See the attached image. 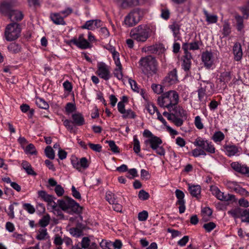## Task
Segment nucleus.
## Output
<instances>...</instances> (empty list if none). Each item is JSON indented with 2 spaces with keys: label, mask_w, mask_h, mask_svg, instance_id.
Here are the masks:
<instances>
[{
  "label": "nucleus",
  "mask_w": 249,
  "mask_h": 249,
  "mask_svg": "<svg viewBox=\"0 0 249 249\" xmlns=\"http://www.w3.org/2000/svg\"><path fill=\"white\" fill-rule=\"evenodd\" d=\"M231 32V27L229 23L225 22L223 25L222 34L224 36H227L230 34Z\"/></svg>",
  "instance_id": "6e6d98bb"
},
{
  "label": "nucleus",
  "mask_w": 249,
  "mask_h": 249,
  "mask_svg": "<svg viewBox=\"0 0 249 249\" xmlns=\"http://www.w3.org/2000/svg\"><path fill=\"white\" fill-rule=\"evenodd\" d=\"M26 153H29L31 155H36L37 151L34 144L30 143L28 144L25 150Z\"/></svg>",
  "instance_id": "c03bdc74"
},
{
  "label": "nucleus",
  "mask_w": 249,
  "mask_h": 249,
  "mask_svg": "<svg viewBox=\"0 0 249 249\" xmlns=\"http://www.w3.org/2000/svg\"><path fill=\"white\" fill-rule=\"evenodd\" d=\"M163 81L167 85H172L177 83L178 80L177 75V70L176 68L170 71L164 78Z\"/></svg>",
  "instance_id": "4468645a"
},
{
  "label": "nucleus",
  "mask_w": 249,
  "mask_h": 249,
  "mask_svg": "<svg viewBox=\"0 0 249 249\" xmlns=\"http://www.w3.org/2000/svg\"><path fill=\"white\" fill-rule=\"evenodd\" d=\"M9 51L14 53H18L20 51V47L15 43H11L8 47Z\"/></svg>",
  "instance_id": "58836bf2"
},
{
  "label": "nucleus",
  "mask_w": 249,
  "mask_h": 249,
  "mask_svg": "<svg viewBox=\"0 0 249 249\" xmlns=\"http://www.w3.org/2000/svg\"><path fill=\"white\" fill-rule=\"evenodd\" d=\"M80 171L81 169H86L89 166V163L87 159L85 157H83L80 159Z\"/></svg>",
  "instance_id": "864d4df0"
},
{
  "label": "nucleus",
  "mask_w": 249,
  "mask_h": 249,
  "mask_svg": "<svg viewBox=\"0 0 249 249\" xmlns=\"http://www.w3.org/2000/svg\"><path fill=\"white\" fill-rule=\"evenodd\" d=\"M244 16H246V18L249 17V0L242 6L239 8Z\"/></svg>",
  "instance_id": "f704fd0d"
},
{
  "label": "nucleus",
  "mask_w": 249,
  "mask_h": 249,
  "mask_svg": "<svg viewBox=\"0 0 249 249\" xmlns=\"http://www.w3.org/2000/svg\"><path fill=\"white\" fill-rule=\"evenodd\" d=\"M148 216V212L146 211H143L138 214V219L141 221H144L146 220Z\"/></svg>",
  "instance_id": "69168bd1"
},
{
  "label": "nucleus",
  "mask_w": 249,
  "mask_h": 249,
  "mask_svg": "<svg viewBox=\"0 0 249 249\" xmlns=\"http://www.w3.org/2000/svg\"><path fill=\"white\" fill-rule=\"evenodd\" d=\"M139 198L142 200H145L149 198L150 196L149 194L143 190L140 191L138 194Z\"/></svg>",
  "instance_id": "13d9d810"
},
{
  "label": "nucleus",
  "mask_w": 249,
  "mask_h": 249,
  "mask_svg": "<svg viewBox=\"0 0 249 249\" xmlns=\"http://www.w3.org/2000/svg\"><path fill=\"white\" fill-rule=\"evenodd\" d=\"M106 198L110 204H115V202H116L114 194L110 191H107L106 193Z\"/></svg>",
  "instance_id": "ea45409f"
},
{
  "label": "nucleus",
  "mask_w": 249,
  "mask_h": 249,
  "mask_svg": "<svg viewBox=\"0 0 249 249\" xmlns=\"http://www.w3.org/2000/svg\"><path fill=\"white\" fill-rule=\"evenodd\" d=\"M202 60L207 68H210L213 64V53L206 51L202 54Z\"/></svg>",
  "instance_id": "dca6fc26"
},
{
  "label": "nucleus",
  "mask_w": 249,
  "mask_h": 249,
  "mask_svg": "<svg viewBox=\"0 0 249 249\" xmlns=\"http://www.w3.org/2000/svg\"><path fill=\"white\" fill-rule=\"evenodd\" d=\"M72 43L81 49H86L91 47L90 43L84 38V34L79 35L78 38H73L71 40Z\"/></svg>",
  "instance_id": "ddd939ff"
},
{
  "label": "nucleus",
  "mask_w": 249,
  "mask_h": 249,
  "mask_svg": "<svg viewBox=\"0 0 249 249\" xmlns=\"http://www.w3.org/2000/svg\"><path fill=\"white\" fill-rule=\"evenodd\" d=\"M53 212L55 215L59 217L60 219L64 218V214L62 211L59 209L56 206H53Z\"/></svg>",
  "instance_id": "e2e57ef3"
},
{
  "label": "nucleus",
  "mask_w": 249,
  "mask_h": 249,
  "mask_svg": "<svg viewBox=\"0 0 249 249\" xmlns=\"http://www.w3.org/2000/svg\"><path fill=\"white\" fill-rule=\"evenodd\" d=\"M231 183L234 186L233 190L235 192L243 196H249V192L247 191L245 189L238 185L236 182H232Z\"/></svg>",
  "instance_id": "a878e982"
},
{
  "label": "nucleus",
  "mask_w": 249,
  "mask_h": 249,
  "mask_svg": "<svg viewBox=\"0 0 249 249\" xmlns=\"http://www.w3.org/2000/svg\"><path fill=\"white\" fill-rule=\"evenodd\" d=\"M38 195L39 197L43 200L47 202H52L53 200V196L52 195L48 194L46 192L44 191H39Z\"/></svg>",
  "instance_id": "393cba45"
},
{
  "label": "nucleus",
  "mask_w": 249,
  "mask_h": 249,
  "mask_svg": "<svg viewBox=\"0 0 249 249\" xmlns=\"http://www.w3.org/2000/svg\"><path fill=\"white\" fill-rule=\"evenodd\" d=\"M47 235H48V232L46 229H40L38 230L36 238L38 240H44Z\"/></svg>",
  "instance_id": "a19ab883"
},
{
  "label": "nucleus",
  "mask_w": 249,
  "mask_h": 249,
  "mask_svg": "<svg viewBox=\"0 0 249 249\" xmlns=\"http://www.w3.org/2000/svg\"><path fill=\"white\" fill-rule=\"evenodd\" d=\"M224 148L226 154L229 157L234 156L239 152L238 148L235 145H226L224 146Z\"/></svg>",
  "instance_id": "5701e85b"
},
{
  "label": "nucleus",
  "mask_w": 249,
  "mask_h": 249,
  "mask_svg": "<svg viewBox=\"0 0 249 249\" xmlns=\"http://www.w3.org/2000/svg\"><path fill=\"white\" fill-rule=\"evenodd\" d=\"M65 110L67 113H70L76 110V107L74 104L71 103H68L66 106Z\"/></svg>",
  "instance_id": "0e129e2a"
},
{
  "label": "nucleus",
  "mask_w": 249,
  "mask_h": 249,
  "mask_svg": "<svg viewBox=\"0 0 249 249\" xmlns=\"http://www.w3.org/2000/svg\"><path fill=\"white\" fill-rule=\"evenodd\" d=\"M203 12L206 17V20L209 23H215L217 22V17L216 15H210L205 10H204Z\"/></svg>",
  "instance_id": "7c9ffc66"
},
{
  "label": "nucleus",
  "mask_w": 249,
  "mask_h": 249,
  "mask_svg": "<svg viewBox=\"0 0 249 249\" xmlns=\"http://www.w3.org/2000/svg\"><path fill=\"white\" fill-rule=\"evenodd\" d=\"M22 168L25 170L27 174L36 176V173L34 171L31 165L27 161L23 160L21 163Z\"/></svg>",
  "instance_id": "b1692460"
},
{
  "label": "nucleus",
  "mask_w": 249,
  "mask_h": 249,
  "mask_svg": "<svg viewBox=\"0 0 249 249\" xmlns=\"http://www.w3.org/2000/svg\"><path fill=\"white\" fill-rule=\"evenodd\" d=\"M100 247L102 249H114L113 245V242L107 241L103 239L100 243Z\"/></svg>",
  "instance_id": "c9c22d12"
},
{
  "label": "nucleus",
  "mask_w": 249,
  "mask_h": 249,
  "mask_svg": "<svg viewBox=\"0 0 249 249\" xmlns=\"http://www.w3.org/2000/svg\"><path fill=\"white\" fill-rule=\"evenodd\" d=\"M112 56L113 59L115 61V63L116 64V67L118 68H122L121 62L119 59V53L114 51L112 52Z\"/></svg>",
  "instance_id": "49530a36"
},
{
  "label": "nucleus",
  "mask_w": 249,
  "mask_h": 249,
  "mask_svg": "<svg viewBox=\"0 0 249 249\" xmlns=\"http://www.w3.org/2000/svg\"><path fill=\"white\" fill-rule=\"evenodd\" d=\"M213 84L208 81H202L200 82L197 92L198 97L200 102L206 103V100L204 98L208 95H210L213 93Z\"/></svg>",
  "instance_id": "423d86ee"
},
{
  "label": "nucleus",
  "mask_w": 249,
  "mask_h": 249,
  "mask_svg": "<svg viewBox=\"0 0 249 249\" xmlns=\"http://www.w3.org/2000/svg\"><path fill=\"white\" fill-rule=\"evenodd\" d=\"M140 144L139 141L137 138V137L135 136L133 139V150L135 153L138 154L140 152Z\"/></svg>",
  "instance_id": "a18cd8bd"
},
{
  "label": "nucleus",
  "mask_w": 249,
  "mask_h": 249,
  "mask_svg": "<svg viewBox=\"0 0 249 249\" xmlns=\"http://www.w3.org/2000/svg\"><path fill=\"white\" fill-rule=\"evenodd\" d=\"M123 118H131L134 119L136 117L135 113L131 109L125 110V113L123 114L122 116Z\"/></svg>",
  "instance_id": "37998d69"
},
{
  "label": "nucleus",
  "mask_w": 249,
  "mask_h": 249,
  "mask_svg": "<svg viewBox=\"0 0 249 249\" xmlns=\"http://www.w3.org/2000/svg\"><path fill=\"white\" fill-rule=\"evenodd\" d=\"M97 70L96 73L105 80H108L110 78V72L108 67L104 62L97 64Z\"/></svg>",
  "instance_id": "9b49d317"
},
{
  "label": "nucleus",
  "mask_w": 249,
  "mask_h": 249,
  "mask_svg": "<svg viewBox=\"0 0 249 249\" xmlns=\"http://www.w3.org/2000/svg\"><path fill=\"white\" fill-rule=\"evenodd\" d=\"M50 220V216L49 214H47L42 216L39 220L38 223L41 227L45 228L49 224Z\"/></svg>",
  "instance_id": "c756f323"
},
{
  "label": "nucleus",
  "mask_w": 249,
  "mask_h": 249,
  "mask_svg": "<svg viewBox=\"0 0 249 249\" xmlns=\"http://www.w3.org/2000/svg\"><path fill=\"white\" fill-rule=\"evenodd\" d=\"M36 105L40 108L47 109L49 108L48 104L43 99L37 98L36 101Z\"/></svg>",
  "instance_id": "473e14b6"
},
{
  "label": "nucleus",
  "mask_w": 249,
  "mask_h": 249,
  "mask_svg": "<svg viewBox=\"0 0 249 249\" xmlns=\"http://www.w3.org/2000/svg\"><path fill=\"white\" fill-rule=\"evenodd\" d=\"M207 142V140H205L204 139L199 137L195 140L193 143L196 146L200 147L201 148V149L204 150Z\"/></svg>",
  "instance_id": "c85d7f7f"
},
{
  "label": "nucleus",
  "mask_w": 249,
  "mask_h": 249,
  "mask_svg": "<svg viewBox=\"0 0 249 249\" xmlns=\"http://www.w3.org/2000/svg\"><path fill=\"white\" fill-rule=\"evenodd\" d=\"M195 124L197 128L201 129L203 128L204 126L201 122V119L200 116H197L195 117Z\"/></svg>",
  "instance_id": "774afa93"
},
{
  "label": "nucleus",
  "mask_w": 249,
  "mask_h": 249,
  "mask_svg": "<svg viewBox=\"0 0 249 249\" xmlns=\"http://www.w3.org/2000/svg\"><path fill=\"white\" fill-rule=\"evenodd\" d=\"M21 28L19 24L14 22L10 23L5 28L4 35L6 40L12 41L19 37Z\"/></svg>",
  "instance_id": "0eeeda50"
},
{
  "label": "nucleus",
  "mask_w": 249,
  "mask_h": 249,
  "mask_svg": "<svg viewBox=\"0 0 249 249\" xmlns=\"http://www.w3.org/2000/svg\"><path fill=\"white\" fill-rule=\"evenodd\" d=\"M88 145L90 148L94 151L100 152L102 150V146L99 144H94L89 142Z\"/></svg>",
  "instance_id": "052dcab7"
},
{
  "label": "nucleus",
  "mask_w": 249,
  "mask_h": 249,
  "mask_svg": "<svg viewBox=\"0 0 249 249\" xmlns=\"http://www.w3.org/2000/svg\"><path fill=\"white\" fill-rule=\"evenodd\" d=\"M235 18L237 21V29L241 31L244 28L243 18L239 15H236Z\"/></svg>",
  "instance_id": "de8ad7c7"
},
{
  "label": "nucleus",
  "mask_w": 249,
  "mask_h": 249,
  "mask_svg": "<svg viewBox=\"0 0 249 249\" xmlns=\"http://www.w3.org/2000/svg\"><path fill=\"white\" fill-rule=\"evenodd\" d=\"M216 227V225L213 222H210L203 225V227L207 232L211 231Z\"/></svg>",
  "instance_id": "4d7b16f0"
},
{
  "label": "nucleus",
  "mask_w": 249,
  "mask_h": 249,
  "mask_svg": "<svg viewBox=\"0 0 249 249\" xmlns=\"http://www.w3.org/2000/svg\"><path fill=\"white\" fill-rule=\"evenodd\" d=\"M211 191L213 195L215 196L219 200L223 201V199H225L224 193L221 192L217 187H211Z\"/></svg>",
  "instance_id": "bb28decb"
},
{
  "label": "nucleus",
  "mask_w": 249,
  "mask_h": 249,
  "mask_svg": "<svg viewBox=\"0 0 249 249\" xmlns=\"http://www.w3.org/2000/svg\"><path fill=\"white\" fill-rule=\"evenodd\" d=\"M18 4L17 0H2L0 4V12L5 16H8Z\"/></svg>",
  "instance_id": "9d476101"
},
{
  "label": "nucleus",
  "mask_w": 249,
  "mask_h": 249,
  "mask_svg": "<svg viewBox=\"0 0 249 249\" xmlns=\"http://www.w3.org/2000/svg\"><path fill=\"white\" fill-rule=\"evenodd\" d=\"M158 105L161 107L167 108L169 112L174 110L178 107L179 96L175 90H169L159 96L157 99Z\"/></svg>",
  "instance_id": "f257e3e1"
},
{
  "label": "nucleus",
  "mask_w": 249,
  "mask_h": 249,
  "mask_svg": "<svg viewBox=\"0 0 249 249\" xmlns=\"http://www.w3.org/2000/svg\"><path fill=\"white\" fill-rule=\"evenodd\" d=\"M176 196L178 200L177 202V204L179 205V212L180 213H183L185 211V201L184 200V193L179 190L177 189L175 191Z\"/></svg>",
  "instance_id": "2eb2a0df"
},
{
  "label": "nucleus",
  "mask_w": 249,
  "mask_h": 249,
  "mask_svg": "<svg viewBox=\"0 0 249 249\" xmlns=\"http://www.w3.org/2000/svg\"><path fill=\"white\" fill-rule=\"evenodd\" d=\"M69 231L71 234L77 237H80L83 233L82 230L79 229L78 227L71 228L70 229Z\"/></svg>",
  "instance_id": "79ce46f5"
},
{
  "label": "nucleus",
  "mask_w": 249,
  "mask_h": 249,
  "mask_svg": "<svg viewBox=\"0 0 249 249\" xmlns=\"http://www.w3.org/2000/svg\"><path fill=\"white\" fill-rule=\"evenodd\" d=\"M204 150L211 154H213L215 152V148L213 145L212 144L211 142H209L208 141Z\"/></svg>",
  "instance_id": "603ef678"
},
{
  "label": "nucleus",
  "mask_w": 249,
  "mask_h": 249,
  "mask_svg": "<svg viewBox=\"0 0 249 249\" xmlns=\"http://www.w3.org/2000/svg\"><path fill=\"white\" fill-rule=\"evenodd\" d=\"M122 69V68L116 67V68L114 70V71L113 72L114 76L119 80L122 79L123 77Z\"/></svg>",
  "instance_id": "680f3d73"
},
{
  "label": "nucleus",
  "mask_w": 249,
  "mask_h": 249,
  "mask_svg": "<svg viewBox=\"0 0 249 249\" xmlns=\"http://www.w3.org/2000/svg\"><path fill=\"white\" fill-rule=\"evenodd\" d=\"M151 88L154 92L157 94H160L163 92V87L160 85L153 84Z\"/></svg>",
  "instance_id": "8fccbe9b"
},
{
  "label": "nucleus",
  "mask_w": 249,
  "mask_h": 249,
  "mask_svg": "<svg viewBox=\"0 0 249 249\" xmlns=\"http://www.w3.org/2000/svg\"><path fill=\"white\" fill-rule=\"evenodd\" d=\"M162 142L161 139L156 136L144 141L145 144H149L153 150L156 151L157 154L160 156H164L165 153V150L162 146H160Z\"/></svg>",
  "instance_id": "6e6552de"
},
{
  "label": "nucleus",
  "mask_w": 249,
  "mask_h": 249,
  "mask_svg": "<svg viewBox=\"0 0 249 249\" xmlns=\"http://www.w3.org/2000/svg\"><path fill=\"white\" fill-rule=\"evenodd\" d=\"M155 32L147 25L142 24L133 28L130 32V36L138 42H144Z\"/></svg>",
  "instance_id": "7ed1b4c3"
},
{
  "label": "nucleus",
  "mask_w": 249,
  "mask_h": 249,
  "mask_svg": "<svg viewBox=\"0 0 249 249\" xmlns=\"http://www.w3.org/2000/svg\"><path fill=\"white\" fill-rule=\"evenodd\" d=\"M130 1L128 0H117L116 4L120 8L125 9L127 7H131Z\"/></svg>",
  "instance_id": "72a5a7b5"
},
{
  "label": "nucleus",
  "mask_w": 249,
  "mask_h": 249,
  "mask_svg": "<svg viewBox=\"0 0 249 249\" xmlns=\"http://www.w3.org/2000/svg\"><path fill=\"white\" fill-rule=\"evenodd\" d=\"M45 155L49 159L53 160L55 157L54 151L50 146H48L45 149Z\"/></svg>",
  "instance_id": "4c0bfd02"
},
{
  "label": "nucleus",
  "mask_w": 249,
  "mask_h": 249,
  "mask_svg": "<svg viewBox=\"0 0 249 249\" xmlns=\"http://www.w3.org/2000/svg\"><path fill=\"white\" fill-rule=\"evenodd\" d=\"M81 28L82 29H87L88 30H94V21L92 20L87 21L84 25H83Z\"/></svg>",
  "instance_id": "bf43d9fd"
},
{
  "label": "nucleus",
  "mask_w": 249,
  "mask_h": 249,
  "mask_svg": "<svg viewBox=\"0 0 249 249\" xmlns=\"http://www.w3.org/2000/svg\"><path fill=\"white\" fill-rule=\"evenodd\" d=\"M139 64L142 72L148 76L156 74L158 71V62L156 58L152 55L142 57Z\"/></svg>",
  "instance_id": "f03ea898"
},
{
  "label": "nucleus",
  "mask_w": 249,
  "mask_h": 249,
  "mask_svg": "<svg viewBox=\"0 0 249 249\" xmlns=\"http://www.w3.org/2000/svg\"><path fill=\"white\" fill-rule=\"evenodd\" d=\"M146 109L148 112L151 114L153 115L155 112L157 113V111H159L157 107L152 104H148L146 107Z\"/></svg>",
  "instance_id": "5fc2aeb1"
},
{
  "label": "nucleus",
  "mask_w": 249,
  "mask_h": 249,
  "mask_svg": "<svg viewBox=\"0 0 249 249\" xmlns=\"http://www.w3.org/2000/svg\"><path fill=\"white\" fill-rule=\"evenodd\" d=\"M50 18L53 22L57 25H65L66 23L62 17L61 16L60 13H55L50 14Z\"/></svg>",
  "instance_id": "6ab92c4d"
},
{
  "label": "nucleus",
  "mask_w": 249,
  "mask_h": 249,
  "mask_svg": "<svg viewBox=\"0 0 249 249\" xmlns=\"http://www.w3.org/2000/svg\"><path fill=\"white\" fill-rule=\"evenodd\" d=\"M164 51V47L161 44H155L146 47L145 52L150 53L157 54L162 53Z\"/></svg>",
  "instance_id": "f3484780"
},
{
  "label": "nucleus",
  "mask_w": 249,
  "mask_h": 249,
  "mask_svg": "<svg viewBox=\"0 0 249 249\" xmlns=\"http://www.w3.org/2000/svg\"><path fill=\"white\" fill-rule=\"evenodd\" d=\"M241 217L242 222L249 223V209L243 210L241 213Z\"/></svg>",
  "instance_id": "09e8293b"
},
{
  "label": "nucleus",
  "mask_w": 249,
  "mask_h": 249,
  "mask_svg": "<svg viewBox=\"0 0 249 249\" xmlns=\"http://www.w3.org/2000/svg\"><path fill=\"white\" fill-rule=\"evenodd\" d=\"M173 115L172 120H170L177 126H180L183 124V120L182 119L187 118L186 111L182 107H178L173 110Z\"/></svg>",
  "instance_id": "1a4fd4ad"
},
{
  "label": "nucleus",
  "mask_w": 249,
  "mask_h": 249,
  "mask_svg": "<svg viewBox=\"0 0 249 249\" xmlns=\"http://www.w3.org/2000/svg\"><path fill=\"white\" fill-rule=\"evenodd\" d=\"M8 16L11 20L16 21H20L23 18V15L21 11L14 9Z\"/></svg>",
  "instance_id": "412c9836"
},
{
  "label": "nucleus",
  "mask_w": 249,
  "mask_h": 249,
  "mask_svg": "<svg viewBox=\"0 0 249 249\" xmlns=\"http://www.w3.org/2000/svg\"><path fill=\"white\" fill-rule=\"evenodd\" d=\"M188 45L183 44L182 49L184 52L185 55L183 56L182 69L186 71H189L191 68V59L192 56L190 52L188 51Z\"/></svg>",
  "instance_id": "f8f14e48"
},
{
  "label": "nucleus",
  "mask_w": 249,
  "mask_h": 249,
  "mask_svg": "<svg viewBox=\"0 0 249 249\" xmlns=\"http://www.w3.org/2000/svg\"><path fill=\"white\" fill-rule=\"evenodd\" d=\"M90 240L88 237H84L82 238L81 241L82 248L86 249L90 245Z\"/></svg>",
  "instance_id": "338daca9"
},
{
  "label": "nucleus",
  "mask_w": 249,
  "mask_h": 249,
  "mask_svg": "<svg viewBox=\"0 0 249 249\" xmlns=\"http://www.w3.org/2000/svg\"><path fill=\"white\" fill-rule=\"evenodd\" d=\"M143 15V10L139 8L135 9L125 17L124 23L127 27H133L142 19Z\"/></svg>",
  "instance_id": "39448f33"
},
{
  "label": "nucleus",
  "mask_w": 249,
  "mask_h": 249,
  "mask_svg": "<svg viewBox=\"0 0 249 249\" xmlns=\"http://www.w3.org/2000/svg\"><path fill=\"white\" fill-rule=\"evenodd\" d=\"M72 123L78 126L82 125L84 124L85 120L81 113H74L72 115Z\"/></svg>",
  "instance_id": "4be33fe9"
},
{
  "label": "nucleus",
  "mask_w": 249,
  "mask_h": 249,
  "mask_svg": "<svg viewBox=\"0 0 249 249\" xmlns=\"http://www.w3.org/2000/svg\"><path fill=\"white\" fill-rule=\"evenodd\" d=\"M169 27L172 31L175 37H177L179 35L180 26L176 21L173 22L172 24L169 25Z\"/></svg>",
  "instance_id": "cd10ccee"
},
{
  "label": "nucleus",
  "mask_w": 249,
  "mask_h": 249,
  "mask_svg": "<svg viewBox=\"0 0 249 249\" xmlns=\"http://www.w3.org/2000/svg\"><path fill=\"white\" fill-rule=\"evenodd\" d=\"M106 142L108 143L112 152L115 153H119L120 152L118 147L116 145L113 141H106Z\"/></svg>",
  "instance_id": "3c124183"
},
{
  "label": "nucleus",
  "mask_w": 249,
  "mask_h": 249,
  "mask_svg": "<svg viewBox=\"0 0 249 249\" xmlns=\"http://www.w3.org/2000/svg\"><path fill=\"white\" fill-rule=\"evenodd\" d=\"M189 190L192 196L196 198H198L200 196L201 191V188L200 185H190L189 184Z\"/></svg>",
  "instance_id": "aec40b11"
},
{
  "label": "nucleus",
  "mask_w": 249,
  "mask_h": 249,
  "mask_svg": "<svg viewBox=\"0 0 249 249\" xmlns=\"http://www.w3.org/2000/svg\"><path fill=\"white\" fill-rule=\"evenodd\" d=\"M224 138L225 135L224 133L220 131L214 132L212 138V140L216 142H221Z\"/></svg>",
  "instance_id": "2f4dec72"
},
{
  "label": "nucleus",
  "mask_w": 249,
  "mask_h": 249,
  "mask_svg": "<svg viewBox=\"0 0 249 249\" xmlns=\"http://www.w3.org/2000/svg\"><path fill=\"white\" fill-rule=\"evenodd\" d=\"M57 203L61 209L68 213H78L81 211V208L79 204L76 203L71 198L65 196L63 199L57 201Z\"/></svg>",
  "instance_id": "20e7f679"
},
{
  "label": "nucleus",
  "mask_w": 249,
  "mask_h": 249,
  "mask_svg": "<svg viewBox=\"0 0 249 249\" xmlns=\"http://www.w3.org/2000/svg\"><path fill=\"white\" fill-rule=\"evenodd\" d=\"M231 72L229 71H225L221 73L220 76V80L221 82L228 83L231 79Z\"/></svg>",
  "instance_id": "e433bc0d"
},
{
  "label": "nucleus",
  "mask_w": 249,
  "mask_h": 249,
  "mask_svg": "<svg viewBox=\"0 0 249 249\" xmlns=\"http://www.w3.org/2000/svg\"><path fill=\"white\" fill-rule=\"evenodd\" d=\"M233 52L235 60L236 61H240L243 55L242 47L240 43H236L234 44L233 47Z\"/></svg>",
  "instance_id": "a211bd4d"
}]
</instances>
